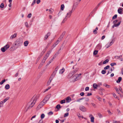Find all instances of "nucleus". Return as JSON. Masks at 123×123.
I'll list each match as a JSON object with an SVG mask.
<instances>
[{
    "mask_svg": "<svg viewBox=\"0 0 123 123\" xmlns=\"http://www.w3.org/2000/svg\"><path fill=\"white\" fill-rule=\"evenodd\" d=\"M37 96H34L31 98V100L27 104L25 108V110L27 111L29 109H30L34 105L36 101L38 98Z\"/></svg>",
    "mask_w": 123,
    "mask_h": 123,
    "instance_id": "nucleus-1",
    "label": "nucleus"
},
{
    "mask_svg": "<svg viewBox=\"0 0 123 123\" xmlns=\"http://www.w3.org/2000/svg\"><path fill=\"white\" fill-rule=\"evenodd\" d=\"M23 41L22 38H19L17 39L15 42V45L16 46L14 47V49H16L21 46L23 43Z\"/></svg>",
    "mask_w": 123,
    "mask_h": 123,
    "instance_id": "nucleus-2",
    "label": "nucleus"
},
{
    "mask_svg": "<svg viewBox=\"0 0 123 123\" xmlns=\"http://www.w3.org/2000/svg\"><path fill=\"white\" fill-rule=\"evenodd\" d=\"M74 10H73V9H72L69 12L67 13L66 17L63 20L62 22V23H64L65 21L67 20L68 18L70 17L72 14V13L74 12Z\"/></svg>",
    "mask_w": 123,
    "mask_h": 123,
    "instance_id": "nucleus-3",
    "label": "nucleus"
},
{
    "mask_svg": "<svg viewBox=\"0 0 123 123\" xmlns=\"http://www.w3.org/2000/svg\"><path fill=\"white\" fill-rule=\"evenodd\" d=\"M81 75V74L80 73L78 74L74 75L73 77V80L75 81H76L80 80L81 78V77L80 76Z\"/></svg>",
    "mask_w": 123,
    "mask_h": 123,
    "instance_id": "nucleus-4",
    "label": "nucleus"
},
{
    "mask_svg": "<svg viewBox=\"0 0 123 123\" xmlns=\"http://www.w3.org/2000/svg\"><path fill=\"white\" fill-rule=\"evenodd\" d=\"M78 70V68H77L76 69V70L75 71H72L70 73L68 76V78H70L75 73H76Z\"/></svg>",
    "mask_w": 123,
    "mask_h": 123,
    "instance_id": "nucleus-5",
    "label": "nucleus"
},
{
    "mask_svg": "<svg viewBox=\"0 0 123 123\" xmlns=\"http://www.w3.org/2000/svg\"><path fill=\"white\" fill-rule=\"evenodd\" d=\"M45 103H46L45 102L43 101V100L38 105L37 108V109L38 110L42 108L43 106L45 105Z\"/></svg>",
    "mask_w": 123,
    "mask_h": 123,
    "instance_id": "nucleus-6",
    "label": "nucleus"
},
{
    "mask_svg": "<svg viewBox=\"0 0 123 123\" xmlns=\"http://www.w3.org/2000/svg\"><path fill=\"white\" fill-rule=\"evenodd\" d=\"M80 2L77 1V2H75L73 4V7L72 9L73 10H74L75 8L78 6V4Z\"/></svg>",
    "mask_w": 123,
    "mask_h": 123,
    "instance_id": "nucleus-7",
    "label": "nucleus"
},
{
    "mask_svg": "<svg viewBox=\"0 0 123 123\" xmlns=\"http://www.w3.org/2000/svg\"><path fill=\"white\" fill-rule=\"evenodd\" d=\"M65 32L64 31L62 33V34L61 35L60 37H59L58 38V40L60 42L62 39L63 38V37L65 35Z\"/></svg>",
    "mask_w": 123,
    "mask_h": 123,
    "instance_id": "nucleus-8",
    "label": "nucleus"
},
{
    "mask_svg": "<svg viewBox=\"0 0 123 123\" xmlns=\"http://www.w3.org/2000/svg\"><path fill=\"white\" fill-rule=\"evenodd\" d=\"M50 95H48L46 96L45 98L43 100V101L45 102L46 103L47 102V101L49 100L50 98Z\"/></svg>",
    "mask_w": 123,
    "mask_h": 123,
    "instance_id": "nucleus-9",
    "label": "nucleus"
},
{
    "mask_svg": "<svg viewBox=\"0 0 123 123\" xmlns=\"http://www.w3.org/2000/svg\"><path fill=\"white\" fill-rule=\"evenodd\" d=\"M79 109L80 110L82 111H86V108L84 106L82 105L80 106Z\"/></svg>",
    "mask_w": 123,
    "mask_h": 123,
    "instance_id": "nucleus-10",
    "label": "nucleus"
},
{
    "mask_svg": "<svg viewBox=\"0 0 123 123\" xmlns=\"http://www.w3.org/2000/svg\"><path fill=\"white\" fill-rule=\"evenodd\" d=\"M122 55H121L119 56H115V58L117 59H119L121 61H123V58H122Z\"/></svg>",
    "mask_w": 123,
    "mask_h": 123,
    "instance_id": "nucleus-11",
    "label": "nucleus"
},
{
    "mask_svg": "<svg viewBox=\"0 0 123 123\" xmlns=\"http://www.w3.org/2000/svg\"><path fill=\"white\" fill-rule=\"evenodd\" d=\"M113 43V40H112L109 43H108V44H106L105 45V47H106L107 48H108L112 45Z\"/></svg>",
    "mask_w": 123,
    "mask_h": 123,
    "instance_id": "nucleus-12",
    "label": "nucleus"
},
{
    "mask_svg": "<svg viewBox=\"0 0 123 123\" xmlns=\"http://www.w3.org/2000/svg\"><path fill=\"white\" fill-rule=\"evenodd\" d=\"M45 60L43 59L41 62L39 66L38 67V68H40L43 65V64L45 62Z\"/></svg>",
    "mask_w": 123,
    "mask_h": 123,
    "instance_id": "nucleus-13",
    "label": "nucleus"
},
{
    "mask_svg": "<svg viewBox=\"0 0 123 123\" xmlns=\"http://www.w3.org/2000/svg\"><path fill=\"white\" fill-rule=\"evenodd\" d=\"M50 34L51 33L49 32L45 36L44 40H47L48 37L50 35Z\"/></svg>",
    "mask_w": 123,
    "mask_h": 123,
    "instance_id": "nucleus-14",
    "label": "nucleus"
},
{
    "mask_svg": "<svg viewBox=\"0 0 123 123\" xmlns=\"http://www.w3.org/2000/svg\"><path fill=\"white\" fill-rule=\"evenodd\" d=\"M17 35V33H15L13 35H12L10 37V38L11 39H12L16 37Z\"/></svg>",
    "mask_w": 123,
    "mask_h": 123,
    "instance_id": "nucleus-15",
    "label": "nucleus"
},
{
    "mask_svg": "<svg viewBox=\"0 0 123 123\" xmlns=\"http://www.w3.org/2000/svg\"><path fill=\"white\" fill-rule=\"evenodd\" d=\"M101 44H99L97 45L96 47V48L97 49L99 50L101 49Z\"/></svg>",
    "mask_w": 123,
    "mask_h": 123,
    "instance_id": "nucleus-16",
    "label": "nucleus"
},
{
    "mask_svg": "<svg viewBox=\"0 0 123 123\" xmlns=\"http://www.w3.org/2000/svg\"><path fill=\"white\" fill-rule=\"evenodd\" d=\"M121 22V21L119 22H118V23L117 24H114L112 26V27L113 28L114 27H117L118 26L120 25Z\"/></svg>",
    "mask_w": 123,
    "mask_h": 123,
    "instance_id": "nucleus-17",
    "label": "nucleus"
},
{
    "mask_svg": "<svg viewBox=\"0 0 123 123\" xmlns=\"http://www.w3.org/2000/svg\"><path fill=\"white\" fill-rule=\"evenodd\" d=\"M6 50H7L10 47V45L8 44H7L4 46Z\"/></svg>",
    "mask_w": 123,
    "mask_h": 123,
    "instance_id": "nucleus-18",
    "label": "nucleus"
},
{
    "mask_svg": "<svg viewBox=\"0 0 123 123\" xmlns=\"http://www.w3.org/2000/svg\"><path fill=\"white\" fill-rule=\"evenodd\" d=\"M65 71V69L64 68H62L59 71V73L62 74Z\"/></svg>",
    "mask_w": 123,
    "mask_h": 123,
    "instance_id": "nucleus-19",
    "label": "nucleus"
},
{
    "mask_svg": "<svg viewBox=\"0 0 123 123\" xmlns=\"http://www.w3.org/2000/svg\"><path fill=\"white\" fill-rule=\"evenodd\" d=\"M122 78L121 77H119L118 78V80L117 81V82L118 83L120 82Z\"/></svg>",
    "mask_w": 123,
    "mask_h": 123,
    "instance_id": "nucleus-20",
    "label": "nucleus"
},
{
    "mask_svg": "<svg viewBox=\"0 0 123 123\" xmlns=\"http://www.w3.org/2000/svg\"><path fill=\"white\" fill-rule=\"evenodd\" d=\"M29 43L27 41H25L24 43V45L25 46H27Z\"/></svg>",
    "mask_w": 123,
    "mask_h": 123,
    "instance_id": "nucleus-21",
    "label": "nucleus"
},
{
    "mask_svg": "<svg viewBox=\"0 0 123 123\" xmlns=\"http://www.w3.org/2000/svg\"><path fill=\"white\" fill-rule=\"evenodd\" d=\"M49 56L48 54H46L43 59L45 60V61H46V60L47 59Z\"/></svg>",
    "mask_w": 123,
    "mask_h": 123,
    "instance_id": "nucleus-22",
    "label": "nucleus"
},
{
    "mask_svg": "<svg viewBox=\"0 0 123 123\" xmlns=\"http://www.w3.org/2000/svg\"><path fill=\"white\" fill-rule=\"evenodd\" d=\"M122 8H120L118 9V12L119 14H121L122 13Z\"/></svg>",
    "mask_w": 123,
    "mask_h": 123,
    "instance_id": "nucleus-23",
    "label": "nucleus"
},
{
    "mask_svg": "<svg viewBox=\"0 0 123 123\" xmlns=\"http://www.w3.org/2000/svg\"><path fill=\"white\" fill-rule=\"evenodd\" d=\"M98 86V85L96 83L93 84V87L94 89H96Z\"/></svg>",
    "mask_w": 123,
    "mask_h": 123,
    "instance_id": "nucleus-24",
    "label": "nucleus"
},
{
    "mask_svg": "<svg viewBox=\"0 0 123 123\" xmlns=\"http://www.w3.org/2000/svg\"><path fill=\"white\" fill-rule=\"evenodd\" d=\"M98 30V28L97 27H96L95 30L93 31V32L95 34H96L97 33V31Z\"/></svg>",
    "mask_w": 123,
    "mask_h": 123,
    "instance_id": "nucleus-25",
    "label": "nucleus"
},
{
    "mask_svg": "<svg viewBox=\"0 0 123 123\" xmlns=\"http://www.w3.org/2000/svg\"><path fill=\"white\" fill-rule=\"evenodd\" d=\"M54 75H52L49 78V81H50L51 82V80H53L54 78Z\"/></svg>",
    "mask_w": 123,
    "mask_h": 123,
    "instance_id": "nucleus-26",
    "label": "nucleus"
},
{
    "mask_svg": "<svg viewBox=\"0 0 123 123\" xmlns=\"http://www.w3.org/2000/svg\"><path fill=\"white\" fill-rule=\"evenodd\" d=\"M5 88L6 89H8L10 88V86L9 84H6V85Z\"/></svg>",
    "mask_w": 123,
    "mask_h": 123,
    "instance_id": "nucleus-27",
    "label": "nucleus"
},
{
    "mask_svg": "<svg viewBox=\"0 0 123 123\" xmlns=\"http://www.w3.org/2000/svg\"><path fill=\"white\" fill-rule=\"evenodd\" d=\"M9 97H7L3 101V103H5L6 102L7 100L9 99Z\"/></svg>",
    "mask_w": 123,
    "mask_h": 123,
    "instance_id": "nucleus-28",
    "label": "nucleus"
},
{
    "mask_svg": "<svg viewBox=\"0 0 123 123\" xmlns=\"http://www.w3.org/2000/svg\"><path fill=\"white\" fill-rule=\"evenodd\" d=\"M109 61V60L108 59H106L103 62V64H105L107 63Z\"/></svg>",
    "mask_w": 123,
    "mask_h": 123,
    "instance_id": "nucleus-29",
    "label": "nucleus"
},
{
    "mask_svg": "<svg viewBox=\"0 0 123 123\" xmlns=\"http://www.w3.org/2000/svg\"><path fill=\"white\" fill-rule=\"evenodd\" d=\"M1 50L3 52H5L6 50L4 47H3L1 48Z\"/></svg>",
    "mask_w": 123,
    "mask_h": 123,
    "instance_id": "nucleus-30",
    "label": "nucleus"
},
{
    "mask_svg": "<svg viewBox=\"0 0 123 123\" xmlns=\"http://www.w3.org/2000/svg\"><path fill=\"white\" fill-rule=\"evenodd\" d=\"M3 106V102L1 101L0 102V107H2Z\"/></svg>",
    "mask_w": 123,
    "mask_h": 123,
    "instance_id": "nucleus-31",
    "label": "nucleus"
},
{
    "mask_svg": "<svg viewBox=\"0 0 123 123\" xmlns=\"http://www.w3.org/2000/svg\"><path fill=\"white\" fill-rule=\"evenodd\" d=\"M55 57V56H54V57L52 58L49 61V62H48L49 64L50 63H51L53 61V60L54 58V57Z\"/></svg>",
    "mask_w": 123,
    "mask_h": 123,
    "instance_id": "nucleus-32",
    "label": "nucleus"
},
{
    "mask_svg": "<svg viewBox=\"0 0 123 123\" xmlns=\"http://www.w3.org/2000/svg\"><path fill=\"white\" fill-rule=\"evenodd\" d=\"M64 8V6L63 4H62L61 6V8L62 10H63Z\"/></svg>",
    "mask_w": 123,
    "mask_h": 123,
    "instance_id": "nucleus-33",
    "label": "nucleus"
},
{
    "mask_svg": "<svg viewBox=\"0 0 123 123\" xmlns=\"http://www.w3.org/2000/svg\"><path fill=\"white\" fill-rule=\"evenodd\" d=\"M98 51L97 50H95L94 51L93 53V54L94 55H97L98 53Z\"/></svg>",
    "mask_w": 123,
    "mask_h": 123,
    "instance_id": "nucleus-34",
    "label": "nucleus"
},
{
    "mask_svg": "<svg viewBox=\"0 0 123 123\" xmlns=\"http://www.w3.org/2000/svg\"><path fill=\"white\" fill-rule=\"evenodd\" d=\"M94 117H92L91 118V121L92 122H94Z\"/></svg>",
    "mask_w": 123,
    "mask_h": 123,
    "instance_id": "nucleus-35",
    "label": "nucleus"
},
{
    "mask_svg": "<svg viewBox=\"0 0 123 123\" xmlns=\"http://www.w3.org/2000/svg\"><path fill=\"white\" fill-rule=\"evenodd\" d=\"M56 108L58 109H59L61 108L60 105H57L56 106Z\"/></svg>",
    "mask_w": 123,
    "mask_h": 123,
    "instance_id": "nucleus-36",
    "label": "nucleus"
},
{
    "mask_svg": "<svg viewBox=\"0 0 123 123\" xmlns=\"http://www.w3.org/2000/svg\"><path fill=\"white\" fill-rule=\"evenodd\" d=\"M53 114V112L51 111H50L48 113V114L49 115H52Z\"/></svg>",
    "mask_w": 123,
    "mask_h": 123,
    "instance_id": "nucleus-37",
    "label": "nucleus"
},
{
    "mask_svg": "<svg viewBox=\"0 0 123 123\" xmlns=\"http://www.w3.org/2000/svg\"><path fill=\"white\" fill-rule=\"evenodd\" d=\"M56 45H56L55 43H54L53 44L52 46H51V48L52 49H53L55 47Z\"/></svg>",
    "mask_w": 123,
    "mask_h": 123,
    "instance_id": "nucleus-38",
    "label": "nucleus"
},
{
    "mask_svg": "<svg viewBox=\"0 0 123 123\" xmlns=\"http://www.w3.org/2000/svg\"><path fill=\"white\" fill-rule=\"evenodd\" d=\"M104 86L106 87L107 88H109V85L105 83L103 84Z\"/></svg>",
    "mask_w": 123,
    "mask_h": 123,
    "instance_id": "nucleus-39",
    "label": "nucleus"
},
{
    "mask_svg": "<svg viewBox=\"0 0 123 123\" xmlns=\"http://www.w3.org/2000/svg\"><path fill=\"white\" fill-rule=\"evenodd\" d=\"M117 15L115 14L113 17L112 18V19H115L117 17Z\"/></svg>",
    "mask_w": 123,
    "mask_h": 123,
    "instance_id": "nucleus-40",
    "label": "nucleus"
},
{
    "mask_svg": "<svg viewBox=\"0 0 123 123\" xmlns=\"http://www.w3.org/2000/svg\"><path fill=\"white\" fill-rule=\"evenodd\" d=\"M4 6V5L3 3H2L0 4V7L1 8H3Z\"/></svg>",
    "mask_w": 123,
    "mask_h": 123,
    "instance_id": "nucleus-41",
    "label": "nucleus"
},
{
    "mask_svg": "<svg viewBox=\"0 0 123 123\" xmlns=\"http://www.w3.org/2000/svg\"><path fill=\"white\" fill-rule=\"evenodd\" d=\"M65 100H61L60 101V103L61 104H63L64 103H65Z\"/></svg>",
    "mask_w": 123,
    "mask_h": 123,
    "instance_id": "nucleus-42",
    "label": "nucleus"
},
{
    "mask_svg": "<svg viewBox=\"0 0 123 123\" xmlns=\"http://www.w3.org/2000/svg\"><path fill=\"white\" fill-rule=\"evenodd\" d=\"M25 26L27 28H28L29 27V25L27 22H25Z\"/></svg>",
    "mask_w": 123,
    "mask_h": 123,
    "instance_id": "nucleus-43",
    "label": "nucleus"
},
{
    "mask_svg": "<svg viewBox=\"0 0 123 123\" xmlns=\"http://www.w3.org/2000/svg\"><path fill=\"white\" fill-rule=\"evenodd\" d=\"M69 113L68 112H67L65 113L64 115V117H66L67 116H68V115Z\"/></svg>",
    "mask_w": 123,
    "mask_h": 123,
    "instance_id": "nucleus-44",
    "label": "nucleus"
},
{
    "mask_svg": "<svg viewBox=\"0 0 123 123\" xmlns=\"http://www.w3.org/2000/svg\"><path fill=\"white\" fill-rule=\"evenodd\" d=\"M84 99V98H80V99H78L76 100V101L77 102H80V100H82Z\"/></svg>",
    "mask_w": 123,
    "mask_h": 123,
    "instance_id": "nucleus-45",
    "label": "nucleus"
},
{
    "mask_svg": "<svg viewBox=\"0 0 123 123\" xmlns=\"http://www.w3.org/2000/svg\"><path fill=\"white\" fill-rule=\"evenodd\" d=\"M44 117H45V115H44V114H41V118L42 119H43L44 118Z\"/></svg>",
    "mask_w": 123,
    "mask_h": 123,
    "instance_id": "nucleus-46",
    "label": "nucleus"
},
{
    "mask_svg": "<svg viewBox=\"0 0 123 123\" xmlns=\"http://www.w3.org/2000/svg\"><path fill=\"white\" fill-rule=\"evenodd\" d=\"M6 80L5 79H4V80H3L0 83V85H1L2 84L4 83L5 81Z\"/></svg>",
    "mask_w": 123,
    "mask_h": 123,
    "instance_id": "nucleus-47",
    "label": "nucleus"
},
{
    "mask_svg": "<svg viewBox=\"0 0 123 123\" xmlns=\"http://www.w3.org/2000/svg\"><path fill=\"white\" fill-rule=\"evenodd\" d=\"M116 64L115 63H112L110 65L112 67L113 66H114L115 65H116Z\"/></svg>",
    "mask_w": 123,
    "mask_h": 123,
    "instance_id": "nucleus-48",
    "label": "nucleus"
},
{
    "mask_svg": "<svg viewBox=\"0 0 123 123\" xmlns=\"http://www.w3.org/2000/svg\"><path fill=\"white\" fill-rule=\"evenodd\" d=\"M109 67H110V66L109 65H107V66H106L104 68V69H107L109 68Z\"/></svg>",
    "mask_w": 123,
    "mask_h": 123,
    "instance_id": "nucleus-49",
    "label": "nucleus"
},
{
    "mask_svg": "<svg viewBox=\"0 0 123 123\" xmlns=\"http://www.w3.org/2000/svg\"><path fill=\"white\" fill-rule=\"evenodd\" d=\"M115 89L116 90V92L118 93L119 94V91L118 88L117 87H115Z\"/></svg>",
    "mask_w": 123,
    "mask_h": 123,
    "instance_id": "nucleus-50",
    "label": "nucleus"
},
{
    "mask_svg": "<svg viewBox=\"0 0 123 123\" xmlns=\"http://www.w3.org/2000/svg\"><path fill=\"white\" fill-rule=\"evenodd\" d=\"M106 73V70H103L102 71L101 73L103 74H105Z\"/></svg>",
    "mask_w": 123,
    "mask_h": 123,
    "instance_id": "nucleus-51",
    "label": "nucleus"
},
{
    "mask_svg": "<svg viewBox=\"0 0 123 123\" xmlns=\"http://www.w3.org/2000/svg\"><path fill=\"white\" fill-rule=\"evenodd\" d=\"M36 0H34L33 1L32 3L31 4V6H32L35 3V1Z\"/></svg>",
    "mask_w": 123,
    "mask_h": 123,
    "instance_id": "nucleus-52",
    "label": "nucleus"
},
{
    "mask_svg": "<svg viewBox=\"0 0 123 123\" xmlns=\"http://www.w3.org/2000/svg\"><path fill=\"white\" fill-rule=\"evenodd\" d=\"M69 100H71V98H70L69 97H67L66 98V100L67 101H68ZM67 102H68V101Z\"/></svg>",
    "mask_w": 123,
    "mask_h": 123,
    "instance_id": "nucleus-53",
    "label": "nucleus"
},
{
    "mask_svg": "<svg viewBox=\"0 0 123 123\" xmlns=\"http://www.w3.org/2000/svg\"><path fill=\"white\" fill-rule=\"evenodd\" d=\"M31 16V13H30L27 16V17L30 18Z\"/></svg>",
    "mask_w": 123,
    "mask_h": 123,
    "instance_id": "nucleus-54",
    "label": "nucleus"
},
{
    "mask_svg": "<svg viewBox=\"0 0 123 123\" xmlns=\"http://www.w3.org/2000/svg\"><path fill=\"white\" fill-rule=\"evenodd\" d=\"M117 112H118V115H119L120 113H121V111H120V110L119 109H117Z\"/></svg>",
    "mask_w": 123,
    "mask_h": 123,
    "instance_id": "nucleus-55",
    "label": "nucleus"
},
{
    "mask_svg": "<svg viewBox=\"0 0 123 123\" xmlns=\"http://www.w3.org/2000/svg\"><path fill=\"white\" fill-rule=\"evenodd\" d=\"M57 72H55V71H54V72L52 74V75H54V77L55 76V75Z\"/></svg>",
    "mask_w": 123,
    "mask_h": 123,
    "instance_id": "nucleus-56",
    "label": "nucleus"
},
{
    "mask_svg": "<svg viewBox=\"0 0 123 123\" xmlns=\"http://www.w3.org/2000/svg\"><path fill=\"white\" fill-rule=\"evenodd\" d=\"M52 50H50L49 51H48V53L47 54H48V55H49L51 53Z\"/></svg>",
    "mask_w": 123,
    "mask_h": 123,
    "instance_id": "nucleus-57",
    "label": "nucleus"
},
{
    "mask_svg": "<svg viewBox=\"0 0 123 123\" xmlns=\"http://www.w3.org/2000/svg\"><path fill=\"white\" fill-rule=\"evenodd\" d=\"M89 88L88 87H86L85 89V90L86 91H87L89 90Z\"/></svg>",
    "mask_w": 123,
    "mask_h": 123,
    "instance_id": "nucleus-58",
    "label": "nucleus"
},
{
    "mask_svg": "<svg viewBox=\"0 0 123 123\" xmlns=\"http://www.w3.org/2000/svg\"><path fill=\"white\" fill-rule=\"evenodd\" d=\"M49 11L50 13H51L53 12V9H50L49 10Z\"/></svg>",
    "mask_w": 123,
    "mask_h": 123,
    "instance_id": "nucleus-59",
    "label": "nucleus"
},
{
    "mask_svg": "<svg viewBox=\"0 0 123 123\" xmlns=\"http://www.w3.org/2000/svg\"><path fill=\"white\" fill-rule=\"evenodd\" d=\"M60 42L59 41L57 40L55 43L57 45Z\"/></svg>",
    "mask_w": 123,
    "mask_h": 123,
    "instance_id": "nucleus-60",
    "label": "nucleus"
},
{
    "mask_svg": "<svg viewBox=\"0 0 123 123\" xmlns=\"http://www.w3.org/2000/svg\"><path fill=\"white\" fill-rule=\"evenodd\" d=\"M84 93L83 92H81V93H80V95L81 96H84Z\"/></svg>",
    "mask_w": 123,
    "mask_h": 123,
    "instance_id": "nucleus-61",
    "label": "nucleus"
},
{
    "mask_svg": "<svg viewBox=\"0 0 123 123\" xmlns=\"http://www.w3.org/2000/svg\"><path fill=\"white\" fill-rule=\"evenodd\" d=\"M98 115L99 117H102V115L100 113H98Z\"/></svg>",
    "mask_w": 123,
    "mask_h": 123,
    "instance_id": "nucleus-62",
    "label": "nucleus"
},
{
    "mask_svg": "<svg viewBox=\"0 0 123 123\" xmlns=\"http://www.w3.org/2000/svg\"><path fill=\"white\" fill-rule=\"evenodd\" d=\"M51 81H50L48 80L47 83V85H49V84H50L51 83Z\"/></svg>",
    "mask_w": 123,
    "mask_h": 123,
    "instance_id": "nucleus-63",
    "label": "nucleus"
},
{
    "mask_svg": "<svg viewBox=\"0 0 123 123\" xmlns=\"http://www.w3.org/2000/svg\"><path fill=\"white\" fill-rule=\"evenodd\" d=\"M118 21V20H115L113 22V23L114 24H115Z\"/></svg>",
    "mask_w": 123,
    "mask_h": 123,
    "instance_id": "nucleus-64",
    "label": "nucleus"
}]
</instances>
